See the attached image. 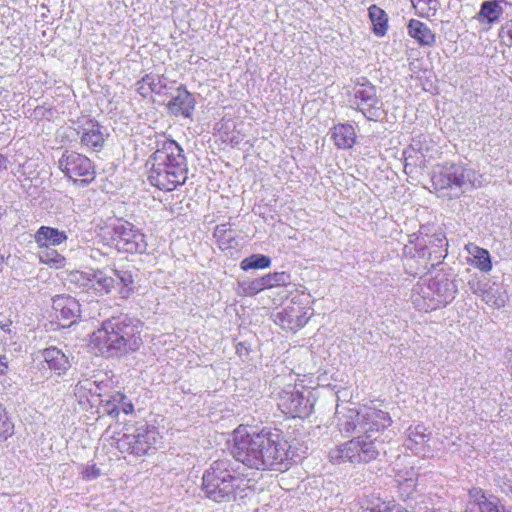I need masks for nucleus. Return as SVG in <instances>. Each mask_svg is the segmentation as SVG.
<instances>
[{"mask_svg": "<svg viewBox=\"0 0 512 512\" xmlns=\"http://www.w3.org/2000/svg\"><path fill=\"white\" fill-rule=\"evenodd\" d=\"M76 388L81 391L82 389L88 390L92 395H101V384H97L96 382H90L89 380L79 381L76 385Z\"/></svg>", "mask_w": 512, "mask_h": 512, "instance_id": "43", "label": "nucleus"}, {"mask_svg": "<svg viewBox=\"0 0 512 512\" xmlns=\"http://www.w3.org/2000/svg\"><path fill=\"white\" fill-rule=\"evenodd\" d=\"M403 157L405 160L404 171L406 174L412 173L415 168H424L427 165V161L424 159V156L419 154L415 148L407 147L403 151Z\"/></svg>", "mask_w": 512, "mask_h": 512, "instance_id": "30", "label": "nucleus"}, {"mask_svg": "<svg viewBox=\"0 0 512 512\" xmlns=\"http://www.w3.org/2000/svg\"><path fill=\"white\" fill-rule=\"evenodd\" d=\"M466 250L471 258V264L482 272H489L492 269V261L488 250L473 243L466 245Z\"/></svg>", "mask_w": 512, "mask_h": 512, "instance_id": "27", "label": "nucleus"}, {"mask_svg": "<svg viewBox=\"0 0 512 512\" xmlns=\"http://www.w3.org/2000/svg\"><path fill=\"white\" fill-rule=\"evenodd\" d=\"M500 500L479 487L468 491V500L464 512H499Z\"/></svg>", "mask_w": 512, "mask_h": 512, "instance_id": "14", "label": "nucleus"}, {"mask_svg": "<svg viewBox=\"0 0 512 512\" xmlns=\"http://www.w3.org/2000/svg\"><path fill=\"white\" fill-rule=\"evenodd\" d=\"M311 392L296 390L294 387L283 390L280 394L278 407L287 415L292 417H308L313 410V401L310 398Z\"/></svg>", "mask_w": 512, "mask_h": 512, "instance_id": "10", "label": "nucleus"}, {"mask_svg": "<svg viewBox=\"0 0 512 512\" xmlns=\"http://www.w3.org/2000/svg\"><path fill=\"white\" fill-rule=\"evenodd\" d=\"M262 278L265 289H271L277 286H286L291 282L290 274L286 272H275L264 275Z\"/></svg>", "mask_w": 512, "mask_h": 512, "instance_id": "33", "label": "nucleus"}, {"mask_svg": "<svg viewBox=\"0 0 512 512\" xmlns=\"http://www.w3.org/2000/svg\"><path fill=\"white\" fill-rule=\"evenodd\" d=\"M499 512H512V508H506L504 505H499Z\"/></svg>", "mask_w": 512, "mask_h": 512, "instance_id": "52", "label": "nucleus"}, {"mask_svg": "<svg viewBox=\"0 0 512 512\" xmlns=\"http://www.w3.org/2000/svg\"><path fill=\"white\" fill-rule=\"evenodd\" d=\"M90 274L91 271H73L69 274L68 281L78 288L90 291L92 287V276Z\"/></svg>", "mask_w": 512, "mask_h": 512, "instance_id": "35", "label": "nucleus"}, {"mask_svg": "<svg viewBox=\"0 0 512 512\" xmlns=\"http://www.w3.org/2000/svg\"><path fill=\"white\" fill-rule=\"evenodd\" d=\"M104 411L111 417L117 418L120 414V406L117 403L112 402V395L107 399H101Z\"/></svg>", "mask_w": 512, "mask_h": 512, "instance_id": "44", "label": "nucleus"}, {"mask_svg": "<svg viewBox=\"0 0 512 512\" xmlns=\"http://www.w3.org/2000/svg\"><path fill=\"white\" fill-rule=\"evenodd\" d=\"M360 512H403L402 507L396 504L386 503L381 500L368 503L367 506L361 507Z\"/></svg>", "mask_w": 512, "mask_h": 512, "instance_id": "38", "label": "nucleus"}, {"mask_svg": "<svg viewBox=\"0 0 512 512\" xmlns=\"http://www.w3.org/2000/svg\"><path fill=\"white\" fill-rule=\"evenodd\" d=\"M52 307L57 313V318L70 324L75 323L81 314V305L79 302L67 295H56L52 298ZM66 326L67 324H62Z\"/></svg>", "mask_w": 512, "mask_h": 512, "instance_id": "16", "label": "nucleus"}, {"mask_svg": "<svg viewBox=\"0 0 512 512\" xmlns=\"http://www.w3.org/2000/svg\"><path fill=\"white\" fill-rule=\"evenodd\" d=\"M442 252H440L439 255H436L433 260H436L438 263L440 262V259L443 258ZM429 259H432V253H429Z\"/></svg>", "mask_w": 512, "mask_h": 512, "instance_id": "51", "label": "nucleus"}, {"mask_svg": "<svg viewBox=\"0 0 512 512\" xmlns=\"http://www.w3.org/2000/svg\"><path fill=\"white\" fill-rule=\"evenodd\" d=\"M82 474L85 479L92 480V479L99 477L101 472L98 467H96L95 465H91V466L86 467L83 470Z\"/></svg>", "mask_w": 512, "mask_h": 512, "instance_id": "46", "label": "nucleus"}, {"mask_svg": "<svg viewBox=\"0 0 512 512\" xmlns=\"http://www.w3.org/2000/svg\"><path fill=\"white\" fill-rule=\"evenodd\" d=\"M152 160L158 166H167V169L182 170L188 173L187 160L182 147L174 140L166 139L157 142V149L152 154Z\"/></svg>", "mask_w": 512, "mask_h": 512, "instance_id": "11", "label": "nucleus"}, {"mask_svg": "<svg viewBox=\"0 0 512 512\" xmlns=\"http://www.w3.org/2000/svg\"><path fill=\"white\" fill-rule=\"evenodd\" d=\"M270 265V257L263 254H252L240 262V268L243 271H248L251 269H265L270 267Z\"/></svg>", "mask_w": 512, "mask_h": 512, "instance_id": "31", "label": "nucleus"}, {"mask_svg": "<svg viewBox=\"0 0 512 512\" xmlns=\"http://www.w3.org/2000/svg\"><path fill=\"white\" fill-rule=\"evenodd\" d=\"M143 324L128 315H118L104 320L101 327L91 335V343L106 358H119L135 352L143 344Z\"/></svg>", "mask_w": 512, "mask_h": 512, "instance_id": "3", "label": "nucleus"}, {"mask_svg": "<svg viewBox=\"0 0 512 512\" xmlns=\"http://www.w3.org/2000/svg\"><path fill=\"white\" fill-rule=\"evenodd\" d=\"M336 414L341 432L359 435L329 451L328 457L333 464L369 463L376 460L381 453H386L381 431L391 425L388 412L363 407L359 410L349 409L342 417H339L338 410Z\"/></svg>", "mask_w": 512, "mask_h": 512, "instance_id": "1", "label": "nucleus"}, {"mask_svg": "<svg viewBox=\"0 0 512 512\" xmlns=\"http://www.w3.org/2000/svg\"><path fill=\"white\" fill-rule=\"evenodd\" d=\"M110 235L112 246L121 253L142 254L147 249L145 235L128 221L117 220L111 226Z\"/></svg>", "mask_w": 512, "mask_h": 512, "instance_id": "7", "label": "nucleus"}, {"mask_svg": "<svg viewBox=\"0 0 512 512\" xmlns=\"http://www.w3.org/2000/svg\"><path fill=\"white\" fill-rule=\"evenodd\" d=\"M432 184L436 190H457L464 192L475 186L476 172L460 164L446 162L434 168Z\"/></svg>", "mask_w": 512, "mask_h": 512, "instance_id": "5", "label": "nucleus"}, {"mask_svg": "<svg viewBox=\"0 0 512 512\" xmlns=\"http://www.w3.org/2000/svg\"><path fill=\"white\" fill-rule=\"evenodd\" d=\"M242 293L245 296L256 295L257 293L265 290L262 278H256L250 281H243L239 283Z\"/></svg>", "mask_w": 512, "mask_h": 512, "instance_id": "39", "label": "nucleus"}, {"mask_svg": "<svg viewBox=\"0 0 512 512\" xmlns=\"http://www.w3.org/2000/svg\"><path fill=\"white\" fill-rule=\"evenodd\" d=\"M502 13L503 9L498 1H484L481 5L480 15L485 17L488 23L498 21Z\"/></svg>", "mask_w": 512, "mask_h": 512, "instance_id": "34", "label": "nucleus"}, {"mask_svg": "<svg viewBox=\"0 0 512 512\" xmlns=\"http://www.w3.org/2000/svg\"><path fill=\"white\" fill-rule=\"evenodd\" d=\"M40 261L46 264H52L56 268L63 266L65 258L56 250L46 248L40 253Z\"/></svg>", "mask_w": 512, "mask_h": 512, "instance_id": "40", "label": "nucleus"}, {"mask_svg": "<svg viewBox=\"0 0 512 512\" xmlns=\"http://www.w3.org/2000/svg\"><path fill=\"white\" fill-rule=\"evenodd\" d=\"M309 320L307 310L300 304L293 303L274 314V322L283 329L297 331L304 327Z\"/></svg>", "mask_w": 512, "mask_h": 512, "instance_id": "13", "label": "nucleus"}, {"mask_svg": "<svg viewBox=\"0 0 512 512\" xmlns=\"http://www.w3.org/2000/svg\"><path fill=\"white\" fill-rule=\"evenodd\" d=\"M409 148H415V150L424 156V159L428 162V159L432 157V147L427 143L426 137H419L418 139H413Z\"/></svg>", "mask_w": 512, "mask_h": 512, "instance_id": "41", "label": "nucleus"}, {"mask_svg": "<svg viewBox=\"0 0 512 512\" xmlns=\"http://www.w3.org/2000/svg\"><path fill=\"white\" fill-rule=\"evenodd\" d=\"M112 402L117 403V405L120 406V412L125 414H130L134 410L131 401H129L127 396L121 392H114L112 394Z\"/></svg>", "mask_w": 512, "mask_h": 512, "instance_id": "42", "label": "nucleus"}, {"mask_svg": "<svg viewBox=\"0 0 512 512\" xmlns=\"http://www.w3.org/2000/svg\"><path fill=\"white\" fill-rule=\"evenodd\" d=\"M351 103L369 121H377L383 115V102L377 95L376 87L365 77L355 82Z\"/></svg>", "mask_w": 512, "mask_h": 512, "instance_id": "6", "label": "nucleus"}, {"mask_svg": "<svg viewBox=\"0 0 512 512\" xmlns=\"http://www.w3.org/2000/svg\"><path fill=\"white\" fill-rule=\"evenodd\" d=\"M428 289L434 295L433 300L436 302V306L450 303L458 291L456 283L446 277L433 280Z\"/></svg>", "mask_w": 512, "mask_h": 512, "instance_id": "18", "label": "nucleus"}, {"mask_svg": "<svg viewBox=\"0 0 512 512\" xmlns=\"http://www.w3.org/2000/svg\"><path fill=\"white\" fill-rule=\"evenodd\" d=\"M332 139L339 149H350L356 141V132L350 124H338L332 130Z\"/></svg>", "mask_w": 512, "mask_h": 512, "instance_id": "25", "label": "nucleus"}, {"mask_svg": "<svg viewBox=\"0 0 512 512\" xmlns=\"http://www.w3.org/2000/svg\"><path fill=\"white\" fill-rule=\"evenodd\" d=\"M8 368V360L6 356H0V374H4Z\"/></svg>", "mask_w": 512, "mask_h": 512, "instance_id": "47", "label": "nucleus"}, {"mask_svg": "<svg viewBox=\"0 0 512 512\" xmlns=\"http://www.w3.org/2000/svg\"><path fill=\"white\" fill-rule=\"evenodd\" d=\"M370 21L372 23V31L378 37H383L388 29V17L386 12L373 4L368 9Z\"/></svg>", "mask_w": 512, "mask_h": 512, "instance_id": "29", "label": "nucleus"}, {"mask_svg": "<svg viewBox=\"0 0 512 512\" xmlns=\"http://www.w3.org/2000/svg\"><path fill=\"white\" fill-rule=\"evenodd\" d=\"M8 159L6 156L0 154V172H3L8 169Z\"/></svg>", "mask_w": 512, "mask_h": 512, "instance_id": "48", "label": "nucleus"}, {"mask_svg": "<svg viewBox=\"0 0 512 512\" xmlns=\"http://www.w3.org/2000/svg\"><path fill=\"white\" fill-rule=\"evenodd\" d=\"M158 439L159 432L154 426L142 424L136 427L134 433L123 434L117 441V447L123 453L143 456L156 449Z\"/></svg>", "mask_w": 512, "mask_h": 512, "instance_id": "9", "label": "nucleus"}, {"mask_svg": "<svg viewBox=\"0 0 512 512\" xmlns=\"http://www.w3.org/2000/svg\"><path fill=\"white\" fill-rule=\"evenodd\" d=\"M407 474L409 475L408 477H404L399 473L395 475V481L398 484L401 495L404 497H409L416 487L414 472L411 470Z\"/></svg>", "mask_w": 512, "mask_h": 512, "instance_id": "37", "label": "nucleus"}, {"mask_svg": "<svg viewBox=\"0 0 512 512\" xmlns=\"http://www.w3.org/2000/svg\"><path fill=\"white\" fill-rule=\"evenodd\" d=\"M12 324V321L7 319L4 321H0V329L4 332H10V326Z\"/></svg>", "mask_w": 512, "mask_h": 512, "instance_id": "49", "label": "nucleus"}, {"mask_svg": "<svg viewBox=\"0 0 512 512\" xmlns=\"http://www.w3.org/2000/svg\"><path fill=\"white\" fill-rule=\"evenodd\" d=\"M80 135V143L91 151H100L104 146V135L100 123L93 119H88L84 124L79 125L76 129Z\"/></svg>", "mask_w": 512, "mask_h": 512, "instance_id": "15", "label": "nucleus"}, {"mask_svg": "<svg viewBox=\"0 0 512 512\" xmlns=\"http://www.w3.org/2000/svg\"><path fill=\"white\" fill-rule=\"evenodd\" d=\"M288 447L277 429L263 428L257 432L239 426L233 432L231 454L236 462L250 469L273 470L288 459Z\"/></svg>", "mask_w": 512, "mask_h": 512, "instance_id": "2", "label": "nucleus"}, {"mask_svg": "<svg viewBox=\"0 0 512 512\" xmlns=\"http://www.w3.org/2000/svg\"><path fill=\"white\" fill-rule=\"evenodd\" d=\"M92 287L91 290L95 295L103 296L115 291L112 273L106 274L104 271L97 269L91 270Z\"/></svg>", "mask_w": 512, "mask_h": 512, "instance_id": "26", "label": "nucleus"}, {"mask_svg": "<svg viewBox=\"0 0 512 512\" xmlns=\"http://www.w3.org/2000/svg\"><path fill=\"white\" fill-rule=\"evenodd\" d=\"M14 434V423L8 416L7 411L0 403V442L6 441Z\"/></svg>", "mask_w": 512, "mask_h": 512, "instance_id": "36", "label": "nucleus"}, {"mask_svg": "<svg viewBox=\"0 0 512 512\" xmlns=\"http://www.w3.org/2000/svg\"><path fill=\"white\" fill-rule=\"evenodd\" d=\"M113 276L115 291L121 299H128L135 292V271L124 268H113L110 270Z\"/></svg>", "mask_w": 512, "mask_h": 512, "instance_id": "19", "label": "nucleus"}, {"mask_svg": "<svg viewBox=\"0 0 512 512\" xmlns=\"http://www.w3.org/2000/svg\"><path fill=\"white\" fill-rule=\"evenodd\" d=\"M214 237L222 251H230L239 246L237 231L227 223L216 226Z\"/></svg>", "mask_w": 512, "mask_h": 512, "instance_id": "22", "label": "nucleus"}, {"mask_svg": "<svg viewBox=\"0 0 512 512\" xmlns=\"http://www.w3.org/2000/svg\"><path fill=\"white\" fill-rule=\"evenodd\" d=\"M500 36L505 45L509 47L512 46V21H510L504 27H502L500 31Z\"/></svg>", "mask_w": 512, "mask_h": 512, "instance_id": "45", "label": "nucleus"}, {"mask_svg": "<svg viewBox=\"0 0 512 512\" xmlns=\"http://www.w3.org/2000/svg\"><path fill=\"white\" fill-rule=\"evenodd\" d=\"M195 108V99L193 95L187 91L184 85L177 88V95L174 96L167 104L168 111L174 116H183L189 118Z\"/></svg>", "mask_w": 512, "mask_h": 512, "instance_id": "17", "label": "nucleus"}, {"mask_svg": "<svg viewBox=\"0 0 512 512\" xmlns=\"http://www.w3.org/2000/svg\"><path fill=\"white\" fill-rule=\"evenodd\" d=\"M58 168L73 183L88 186L96 177L95 166L85 155L75 151H65L58 160Z\"/></svg>", "mask_w": 512, "mask_h": 512, "instance_id": "8", "label": "nucleus"}, {"mask_svg": "<svg viewBox=\"0 0 512 512\" xmlns=\"http://www.w3.org/2000/svg\"><path fill=\"white\" fill-rule=\"evenodd\" d=\"M445 241V237H436L432 243L435 244L438 248H442L443 242Z\"/></svg>", "mask_w": 512, "mask_h": 512, "instance_id": "50", "label": "nucleus"}, {"mask_svg": "<svg viewBox=\"0 0 512 512\" xmlns=\"http://www.w3.org/2000/svg\"><path fill=\"white\" fill-rule=\"evenodd\" d=\"M405 445L415 453L423 451L425 443L429 440V434L422 424L410 426L406 431Z\"/></svg>", "mask_w": 512, "mask_h": 512, "instance_id": "23", "label": "nucleus"}, {"mask_svg": "<svg viewBox=\"0 0 512 512\" xmlns=\"http://www.w3.org/2000/svg\"><path fill=\"white\" fill-rule=\"evenodd\" d=\"M408 33L419 45L432 46L435 43V34L423 22L411 19L408 23Z\"/></svg>", "mask_w": 512, "mask_h": 512, "instance_id": "24", "label": "nucleus"}, {"mask_svg": "<svg viewBox=\"0 0 512 512\" xmlns=\"http://www.w3.org/2000/svg\"><path fill=\"white\" fill-rule=\"evenodd\" d=\"M482 300L493 308L503 307L506 303V295L501 292L498 288L489 287L482 291L481 294Z\"/></svg>", "mask_w": 512, "mask_h": 512, "instance_id": "32", "label": "nucleus"}, {"mask_svg": "<svg viewBox=\"0 0 512 512\" xmlns=\"http://www.w3.org/2000/svg\"><path fill=\"white\" fill-rule=\"evenodd\" d=\"M248 489V481L237 473L234 461L227 457L213 461L202 476L204 495L216 503L243 498Z\"/></svg>", "mask_w": 512, "mask_h": 512, "instance_id": "4", "label": "nucleus"}, {"mask_svg": "<svg viewBox=\"0 0 512 512\" xmlns=\"http://www.w3.org/2000/svg\"><path fill=\"white\" fill-rule=\"evenodd\" d=\"M43 358L47 362L49 368L57 371L58 374L65 372L70 366L66 355L56 347L44 349Z\"/></svg>", "mask_w": 512, "mask_h": 512, "instance_id": "28", "label": "nucleus"}, {"mask_svg": "<svg viewBox=\"0 0 512 512\" xmlns=\"http://www.w3.org/2000/svg\"><path fill=\"white\" fill-rule=\"evenodd\" d=\"M165 77L156 74H146L136 82V90L142 97H147L150 93H161L167 88L164 82Z\"/></svg>", "mask_w": 512, "mask_h": 512, "instance_id": "21", "label": "nucleus"}, {"mask_svg": "<svg viewBox=\"0 0 512 512\" xmlns=\"http://www.w3.org/2000/svg\"><path fill=\"white\" fill-rule=\"evenodd\" d=\"M187 173L182 170L167 169V166H158L153 161L148 180L151 185L160 190L173 191L178 186L183 185L187 180Z\"/></svg>", "mask_w": 512, "mask_h": 512, "instance_id": "12", "label": "nucleus"}, {"mask_svg": "<svg viewBox=\"0 0 512 512\" xmlns=\"http://www.w3.org/2000/svg\"><path fill=\"white\" fill-rule=\"evenodd\" d=\"M67 240L65 231L49 226H41L35 233V242L40 248H49L58 246Z\"/></svg>", "mask_w": 512, "mask_h": 512, "instance_id": "20", "label": "nucleus"}]
</instances>
